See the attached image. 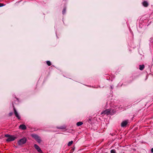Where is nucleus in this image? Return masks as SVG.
Returning <instances> with one entry per match:
<instances>
[{"label": "nucleus", "instance_id": "1", "mask_svg": "<svg viewBox=\"0 0 153 153\" xmlns=\"http://www.w3.org/2000/svg\"><path fill=\"white\" fill-rule=\"evenodd\" d=\"M31 136L34 138V139L37 141L39 143H40L41 142V140L40 137L38 135L33 134L31 135Z\"/></svg>", "mask_w": 153, "mask_h": 153}, {"label": "nucleus", "instance_id": "2", "mask_svg": "<svg viewBox=\"0 0 153 153\" xmlns=\"http://www.w3.org/2000/svg\"><path fill=\"white\" fill-rule=\"evenodd\" d=\"M26 139L25 138H23L18 141V143L19 145H22L25 143L26 142Z\"/></svg>", "mask_w": 153, "mask_h": 153}, {"label": "nucleus", "instance_id": "3", "mask_svg": "<svg viewBox=\"0 0 153 153\" xmlns=\"http://www.w3.org/2000/svg\"><path fill=\"white\" fill-rule=\"evenodd\" d=\"M111 110L110 109H108L104 111H103L101 113V115L102 114H106L107 115H108L110 114H111Z\"/></svg>", "mask_w": 153, "mask_h": 153}, {"label": "nucleus", "instance_id": "4", "mask_svg": "<svg viewBox=\"0 0 153 153\" xmlns=\"http://www.w3.org/2000/svg\"><path fill=\"white\" fill-rule=\"evenodd\" d=\"M16 139V137L10 135V136L8 138L7 140L6 141L7 142H10Z\"/></svg>", "mask_w": 153, "mask_h": 153}, {"label": "nucleus", "instance_id": "5", "mask_svg": "<svg viewBox=\"0 0 153 153\" xmlns=\"http://www.w3.org/2000/svg\"><path fill=\"white\" fill-rule=\"evenodd\" d=\"M13 110H14V113L15 115V116L18 118V119H20V116L18 114V113H17V111H16L14 106H13Z\"/></svg>", "mask_w": 153, "mask_h": 153}, {"label": "nucleus", "instance_id": "6", "mask_svg": "<svg viewBox=\"0 0 153 153\" xmlns=\"http://www.w3.org/2000/svg\"><path fill=\"white\" fill-rule=\"evenodd\" d=\"M128 123V120H126L123 121L121 124V126L122 127H125Z\"/></svg>", "mask_w": 153, "mask_h": 153}, {"label": "nucleus", "instance_id": "7", "mask_svg": "<svg viewBox=\"0 0 153 153\" xmlns=\"http://www.w3.org/2000/svg\"><path fill=\"white\" fill-rule=\"evenodd\" d=\"M34 147L38 152H42V151L41 149L37 145H36V144H34Z\"/></svg>", "mask_w": 153, "mask_h": 153}, {"label": "nucleus", "instance_id": "8", "mask_svg": "<svg viewBox=\"0 0 153 153\" xmlns=\"http://www.w3.org/2000/svg\"><path fill=\"white\" fill-rule=\"evenodd\" d=\"M26 126L24 124L20 125L19 127V128L20 129H21L23 130L26 129Z\"/></svg>", "mask_w": 153, "mask_h": 153}, {"label": "nucleus", "instance_id": "9", "mask_svg": "<svg viewBox=\"0 0 153 153\" xmlns=\"http://www.w3.org/2000/svg\"><path fill=\"white\" fill-rule=\"evenodd\" d=\"M143 5L145 7H147L149 5V4L147 1H144L142 3Z\"/></svg>", "mask_w": 153, "mask_h": 153}, {"label": "nucleus", "instance_id": "10", "mask_svg": "<svg viewBox=\"0 0 153 153\" xmlns=\"http://www.w3.org/2000/svg\"><path fill=\"white\" fill-rule=\"evenodd\" d=\"M145 66L144 65H139V69L141 71H142L144 68Z\"/></svg>", "mask_w": 153, "mask_h": 153}, {"label": "nucleus", "instance_id": "11", "mask_svg": "<svg viewBox=\"0 0 153 153\" xmlns=\"http://www.w3.org/2000/svg\"><path fill=\"white\" fill-rule=\"evenodd\" d=\"M83 124V123L82 122H79L76 123V125L77 126H79L82 125Z\"/></svg>", "mask_w": 153, "mask_h": 153}, {"label": "nucleus", "instance_id": "12", "mask_svg": "<svg viewBox=\"0 0 153 153\" xmlns=\"http://www.w3.org/2000/svg\"><path fill=\"white\" fill-rule=\"evenodd\" d=\"M46 63L48 66H50L51 65V62L49 61H47Z\"/></svg>", "mask_w": 153, "mask_h": 153}, {"label": "nucleus", "instance_id": "13", "mask_svg": "<svg viewBox=\"0 0 153 153\" xmlns=\"http://www.w3.org/2000/svg\"><path fill=\"white\" fill-rule=\"evenodd\" d=\"M73 143V141H70L68 143V146H70Z\"/></svg>", "mask_w": 153, "mask_h": 153}, {"label": "nucleus", "instance_id": "14", "mask_svg": "<svg viewBox=\"0 0 153 153\" xmlns=\"http://www.w3.org/2000/svg\"><path fill=\"white\" fill-rule=\"evenodd\" d=\"M111 153H116V151L115 149H112L110 151Z\"/></svg>", "mask_w": 153, "mask_h": 153}, {"label": "nucleus", "instance_id": "15", "mask_svg": "<svg viewBox=\"0 0 153 153\" xmlns=\"http://www.w3.org/2000/svg\"><path fill=\"white\" fill-rule=\"evenodd\" d=\"M66 10V9L65 8H64L62 10V13L63 14H65V13Z\"/></svg>", "mask_w": 153, "mask_h": 153}, {"label": "nucleus", "instance_id": "16", "mask_svg": "<svg viewBox=\"0 0 153 153\" xmlns=\"http://www.w3.org/2000/svg\"><path fill=\"white\" fill-rule=\"evenodd\" d=\"M10 135L8 134H6L5 135V137H7L8 138H9V137L10 136Z\"/></svg>", "mask_w": 153, "mask_h": 153}, {"label": "nucleus", "instance_id": "17", "mask_svg": "<svg viewBox=\"0 0 153 153\" xmlns=\"http://www.w3.org/2000/svg\"><path fill=\"white\" fill-rule=\"evenodd\" d=\"M130 78L132 79H135V77L134 76H131L130 77Z\"/></svg>", "mask_w": 153, "mask_h": 153}, {"label": "nucleus", "instance_id": "18", "mask_svg": "<svg viewBox=\"0 0 153 153\" xmlns=\"http://www.w3.org/2000/svg\"><path fill=\"white\" fill-rule=\"evenodd\" d=\"M4 6V4L0 3V7H2Z\"/></svg>", "mask_w": 153, "mask_h": 153}, {"label": "nucleus", "instance_id": "19", "mask_svg": "<svg viewBox=\"0 0 153 153\" xmlns=\"http://www.w3.org/2000/svg\"><path fill=\"white\" fill-rule=\"evenodd\" d=\"M13 114V113H9V116H11Z\"/></svg>", "mask_w": 153, "mask_h": 153}, {"label": "nucleus", "instance_id": "20", "mask_svg": "<svg viewBox=\"0 0 153 153\" xmlns=\"http://www.w3.org/2000/svg\"><path fill=\"white\" fill-rule=\"evenodd\" d=\"M151 152L152 153H153V148H152L151 149Z\"/></svg>", "mask_w": 153, "mask_h": 153}, {"label": "nucleus", "instance_id": "21", "mask_svg": "<svg viewBox=\"0 0 153 153\" xmlns=\"http://www.w3.org/2000/svg\"><path fill=\"white\" fill-rule=\"evenodd\" d=\"M59 128V129H62V128Z\"/></svg>", "mask_w": 153, "mask_h": 153}]
</instances>
